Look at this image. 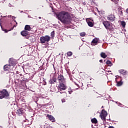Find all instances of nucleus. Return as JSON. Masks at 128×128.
Listing matches in <instances>:
<instances>
[{
    "mask_svg": "<svg viewBox=\"0 0 128 128\" xmlns=\"http://www.w3.org/2000/svg\"><path fill=\"white\" fill-rule=\"evenodd\" d=\"M56 16L62 24H68L70 22V16L68 12H66L61 11L56 14Z\"/></svg>",
    "mask_w": 128,
    "mask_h": 128,
    "instance_id": "f257e3e1",
    "label": "nucleus"
},
{
    "mask_svg": "<svg viewBox=\"0 0 128 128\" xmlns=\"http://www.w3.org/2000/svg\"><path fill=\"white\" fill-rule=\"evenodd\" d=\"M102 24L106 30H114V28L112 24L108 21H104Z\"/></svg>",
    "mask_w": 128,
    "mask_h": 128,
    "instance_id": "f03ea898",
    "label": "nucleus"
},
{
    "mask_svg": "<svg viewBox=\"0 0 128 128\" xmlns=\"http://www.w3.org/2000/svg\"><path fill=\"white\" fill-rule=\"evenodd\" d=\"M50 37L48 36H42L40 38V44H46V42H48L50 40Z\"/></svg>",
    "mask_w": 128,
    "mask_h": 128,
    "instance_id": "7ed1b4c3",
    "label": "nucleus"
},
{
    "mask_svg": "<svg viewBox=\"0 0 128 128\" xmlns=\"http://www.w3.org/2000/svg\"><path fill=\"white\" fill-rule=\"evenodd\" d=\"M8 96H10V94H8V92L6 90H4L0 92V98L2 99L4 98H8Z\"/></svg>",
    "mask_w": 128,
    "mask_h": 128,
    "instance_id": "20e7f679",
    "label": "nucleus"
},
{
    "mask_svg": "<svg viewBox=\"0 0 128 128\" xmlns=\"http://www.w3.org/2000/svg\"><path fill=\"white\" fill-rule=\"evenodd\" d=\"M108 116V112L104 110H102L101 114H100V118L103 120V122H106V118Z\"/></svg>",
    "mask_w": 128,
    "mask_h": 128,
    "instance_id": "39448f33",
    "label": "nucleus"
},
{
    "mask_svg": "<svg viewBox=\"0 0 128 128\" xmlns=\"http://www.w3.org/2000/svg\"><path fill=\"white\" fill-rule=\"evenodd\" d=\"M64 83H60L58 86V90L62 92V90H65L66 89V86L64 84Z\"/></svg>",
    "mask_w": 128,
    "mask_h": 128,
    "instance_id": "423d86ee",
    "label": "nucleus"
},
{
    "mask_svg": "<svg viewBox=\"0 0 128 128\" xmlns=\"http://www.w3.org/2000/svg\"><path fill=\"white\" fill-rule=\"evenodd\" d=\"M58 82H59V84L66 82V80L64 79V76L62 74H60L58 76Z\"/></svg>",
    "mask_w": 128,
    "mask_h": 128,
    "instance_id": "0eeeda50",
    "label": "nucleus"
},
{
    "mask_svg": "<svg viewBox=\"0 0 128 128\" xmlns=\"http://www.w3.org/2000/svg\"><path fill=\"white\" fill-rule=\"evenodd\" d=\"M25 110H24V109L19 108L16 111V114L19 116H22V114H24Z\"/></svg>",
    "mask_w": 128,
    "mask_h": 128,
    "instance_id": "6e6552de",
    "label": "nucleus"
},
{
    "mask_svg": "<svg viewBox=\"0 0 128 128\" xmlns=\"http://www.w3.org/2000/svg\"><path fill=\"white\" fill-rule=\"evenodd\" d=\"M98 40H99L98 38H94L91 42L92 46H96V44H98Z\"/></svg>",
    "mask_w": 128,
    "mask_h": 128,
    "instance_id": "1a4fd4ad",
    "label": "nucleus"
},
{
    "mask_svg": "<svg viewBox=\"0 0 128 128\" xmlns=\"http://www.w3.org/2000/svg\"><path fill=\"white\" fill-rule=\"evenodd\" d=\"M107 18L108 20H110V22H114V18H116V17L114 15L111 14L108 16Z\"/></svg>",
    "mask_w": 128,
    "mask_h": 128,
    "instance_id": "9d476101",
    "label": "nucleus"
},
{
    "mask_svg": "<svg viewBox=\"0 0 128 128\" xmlns=\"http://www.w3.org/2000/svg\"><path fill=\"white\" fill-rule=\"evenodd\" d=\"M56 77L52 78L49 81L50 84H56Z\"/></svg>",
    "mask_w": 128,
    "mask_h": 128,
    "instance_id": "9b49d317",
    "label": "nucleus"
},
{
    "mask_svg": "<svg viewBox=\"0 0 128 128\" xmlns=\"http://www.w3.org/2000/svg\"><path fill=\"white\" fill-rule=\"evenodd\" d=\"M47 117L49 118L50 120L52 122H56V119H54V116L50 114H47Z\"/></svg>",
    "mask_w": 128,
    "mask_h": 128,
    "instance_id": "f8f14e48",
    "label": "nucleus"
},
{
    "mask_svg": "<svg viewBox=\"0 0 128 128\" xmlns=\"http://www.w3.org/2000/svg\"><path fill=\"white\" fill-rule=\"evenodd\" d=\"M9 65L10 66H16V62L12 60V59L10 58L9 60Z\"/></svg>",
    "mask_w": 128,
    "mask_h": 128,
    "instance_id": "ddd939ff",
    "label": "nucleus"
},
{
    "mask_svg": "<svg viewBox=\"0 0 128 128\" xmlns=\"http://www.w3.org/2000/svg\"><path fill=\"white\" fill-rule=\"evenodd\" d=\"M21 34L22 36H26L28 34V31L23 30L21 32Z\"/></svg>",
    "mask_w": 128,
    "mask_h": 128,
    "instance_id": "4468645a",
    "label": "nucleus"
},
{
    "mask_svg": "<svg viewBox=\"0 0 128 128\" xmlns=\"http://www.w3.org/2000/svg\"><path fill=\"white\" fill-rule=\"evenodd\" d=\"M4 68V70H8V68H10V65H5Z\"/></svg>",
    "mask_w": 128,
    "mask_h": 128,
    "instance_id": "2eb2a0df",
    "label": "nucleus"
},
{
    "mask_svg": "<svg viewBox=\"0 0 128 128\" xmlns=\"http://www.w3.org/2000/svg\"><path fill=\"white\" fill-rule=\"evenodd\" d=\"M100 56L103 58H106L108 56V55L106 54V53L102 52L100 54Z\"/></svg>",
    "mask_w": 128,
    "mask_h": 128,
    "instance_id": "dca6fc26",
    "label": "nucleus"
},
{
    "mask_svg": "<svg viewBox=\"0 0 128 128\" xmlns=\"http://www.w3.org/2000/svg\"><path fill=\"white\" fill-rule=\"evenodd\" d=\"M25 30H30V26L28 25H26L24 28Z\"/></svg>",
    "mask_w": 128,
    "mask_h": 128,
    "instance_id": "f3484780",
    "label": "nucleus"
},
{
    "mask_svg": "<svg viewBox=\"0 0 128 128\" xmlns=\"http://www.w3.org/2000/svg\"><path fill=\"white\" fill-rule=\"evenodd\" d=\"M91 122L92 124H98V120H96V118L92 119Z\"/></svg>",
    "mask_w": 128,
    "mask_h": 128,
    "instance_id": "a211bd4d",
    "label": "nucleus"
},
{
    "mask_svg": "<svg viewBox=\"0 0 128 128\" xmlns=\"http://www.w3.org/2000/svg\"><path fill=\"white\" fill-rule=\"evenodd\" d=\"M106 64H108L110 66H112V62L110 60H108L106 62Z\"/></svg>",
    "mask_w": 128,
    "mask_h": 128,
    "instance_id": "6ab92c4d",
    "label": "nucleus"
},
{
    "mask_svg": "<svg viewBox=\"0 0 128 128\" xmlns=\"http://www.w3.org/2000/svg\"><path fill=\"white\" fill-rule=\"evenodd\" d=\"M88 24L89 26H94V24L92 22H88Z\"/></svg>",
    "mask_w": 128,
    "mask_h": 128,
    "instance_id": "aec40b11",
    "label": "nucleus"
},
{
    "mask_svg": "<svg viewBox=\"0 0 128 128\" xmlns=\"http://www.w3.org/2000/svg\"><path fill=\"white\" fill-rule=\"evenodd\" d=\"M124 72V70H120V74H126V72Z\"/></svg>",
    "mask_w": 128,
    "mask_h": 128,
    "instance_id": "412c9836",
    "label": "nucleus"
},
{
    "mask_svg": "<svg viewBox=\"0 0 128 128\" xmlns=\"http://www.w3.org/2000/svg\"><path fill=\"white\" fill-rule=\"evenodd\" d=\"M121 25L122 26L123 28H124V26H126V22H124V21H122L121 22Z\"/></svg>",
    "mask_w": 128,
    "mask_h": 128,
    "instance_id": "4be33fe9",
    "label": "nucleus"
},
{
    "mask_svg": "<svg viewBox=\"0 0 128 128\" xmlns=\"http://www.w3.org/2000/svg\"><path fill=\"white\" fill-rule=\"evenodd\" d=\"M67 56H72V52H68Z\"/></svg>",
    "mask_w": 128,
    "mask_h": 128,
    "instance_id": "5701e85b",
    "label": "nucleus"
},
{
    "mask_svg": "<svg viewBox=\"0 0 128 128\" xmlns=\"http://www.w3.org/2000/svg\"><path fill=\"white\" fill-rule=\"evenodd\" d=\"M122 82H118V83H117L118 86H122Z\"/></svg>",
    "mask_w": 128,
    "mask_h": 128,
    "instance_id": "b1692460",
    "label": "nucleus"
},
{
    "mask_svg": "<svg viewBox=\"0 0 128 128\" xmlns=\"http://www.w3.org/2000/svg\"><path fill=\"white\" fill-rule=\"evenodd\" d=\"M50 36H52V38H54V31H52L51 32Z\"/></svg>",
    "mask_w": 128,
    "mask_h": 128,
    "instance_id": "393cba45",
    "label": "nucleus"
},
{
    "mask_svg": "<svg viewBox=\"0 0 128 128\" xmlns=\"http://www.w3.org/2000/svg\"><path fill=\"white\" fill-rule=\"evenodd\" d=\"M80 36H86V32H82L80 34Z\"/></svg>",
    "mask_w": 128,
    "mask_h": 128,
    "instance_id": "a878e982",
    "label": "nucleus"
},
{
    "mask_svg": "<svg viewBox=\"0 0 128 128\" xmlns=\"http://www.w3.org/2000/svg\"><path fill=\"white\" fill-rule=\"evenodd\" d=\"M112 2H114L116 4L118 3V0H111Z\"/></svg>",
    "mask_w": 128,
    "mask_h": 128,
    "instance_id": "bb28decb",
    "label": "nucleus"
},
{
    "mask_svg": "<svg viewBox=\"0 0 128 128\" xmlns=\"http://www.w3.org/2000/svg\"><path fill=\"white\" fill-rule=\"evenodd\" d=\"M68 92L70 94H72V89H70V88H69L68 89Z\"/></svg>",
    "mask_w": 128,
    "mask_h": 128,
    "instance_id": "cd10ccee",
    "label": "nucleus"
},
{
    "mask_svg": "<svg viewBox=\"0 0 128 128\" xmlns=\"http://www.w3.org/2000/svg\"><path fill=\"white\" fill-rule=\"evenodd\" d=\"M62 102H66V100L64 99H62Z\"/></svg>",
    "mask_w": 128,
    "mask_h": 128,
    "instance_id": "c85d7f7f",
    "label": "nucleus"
},
{
    "mask_svg": "<svg viewBox=\"0 0 128 128\" xmlns=\"http://www.w3.org/2000/svg\"><path fill=\"white\" fill-rule=\"evenodd\" d=\"M15 26H16L14 25V26L10 30H14V28H15Z\"/></svg>",
    "mask_w": 128,
    "mask_h": 128,
    "instance_id": "c756f323",
    "label": "nucleus"
},
{
    "mask_svg": "<svg viewBox=\"0 0 128 128\" xmlns=\"http://www.w3.org/2000/svg\"><path fill=\"white\" fill-rule=\"evenodd\" d=\"M100 62H102V60H100Z\"/></svg>",
    "mask_w": 128,
    "mask_h": 128,
    "instance_id": "7c9ffc66",
    "label": "nucleus"
},
{
    "mask_svg": "<svg viewBox=\"0 0 128 128\" xmlns=\"http://www.w3.org/2000/svg\"><path fill=\"white\" fill-rule=\"evenodd\" d=\"M0 128H4V126H2L0 125Z\"/></svg>",
    "mask_w": 128,
    "mask_h": 128,
    "instance_id": "2f4dec72",
    "label": "nucleus"
},
{
    "mask_svg": "<svg viewBox=\"0 0 128 128\" xmlns=\"http://www.w3.org/2000/svg\"><path fill=\"white\" fill-rule=\"evenodd\" d=\"M12 18L14 20V18H14V16H12Z\"/></svg>",
    "mask_w": 128,
    "mask_h": 128,
    "instance_id": "473e14b6",
    "label": "nucleus"
},
{
    "mask_svg": "<svg viewBox=\"0 0 128 128\" xmlns=\"http://www.w3.org/2000/svg\"><path fill=\"white\" fill-rule=\"evenodd\" d=\"M38 18L40 19V18H42V17L40 16V17H38Z\"/></svg>",
    "mask_w": 128,
    "mask_h": 128,
    "instance_id": "72a5a7b5",
    "label": "nucleus"
},
{
    "mask_svg": "<svg viewBox=\"0 0 128 128\" xmlns=\"http://www.w3.org/2000/svg\"><path fill=\"white\" fill-rule=\"evenodd\" d=\"M5 32H8V31H6V30Z\"/></svg>",
    "mask_w": 128,
    "mask_h": 128,
    "instance_id": "f704fd0d",
    "label": "nucleus"
},
{
    "mask_svg": "<svg viewBox=\"0 0 128 128\" xmlns=\"http://www.w3.org/2000/svg\"><path fill=\"white\" fill-rule=\"evenodd\" d=\"M15 22H16V24H18V22H16V20H14Z\"/></svg>",
    "mask_w": 128,
    "mask_h": 128,
    "instance_id": "c9c22d12",
    "label": "nucleus"
},
{
    "mask_svg": "<svg viewBox=\"0 0 128 128\" xmlns=\"http://www.w3.org/2000/svg\"><path fill=\"white\" fill-rule=\"evenodd\" d=\"M112 71H108V72H110Z\"/></svg>",
    "mask_w": 128,
    "mask_h": 128,
    "instance_id": "e433bc0d",
    "label": "nucleus"
},
{
    "mask_svg": "<svg viewBox=\"0 0 128 128\" xmlns=\"http://www.w3.org/2000/svg\"><path fill=\"white\" fill-rule=\"evenodd\" d=\"M47 128H50V126H48Z\"/></svg>",
    "mask_w": 128,
    "mask_h": 128,
    "instance_id": "4c0bfd02",
    "label": "nucleus"
},
{
    "mask_svg": "<svg viewBox=\"0 0 128 128\" xmlns=\"http://www.w3.org/2000/svg\"><path fill=\"white\" fill-rule=\"evenodd\" d=\"M126 72V71L124 70V72Z\"/></svg>",
    "mask_w": 128,
    "mask_h": 128,
    "instance_id": "58836bf2",
    "label": "nucleus"
},
{
    "mask_svg": "<svg viewBox=\"0 0 128 128\" xmlns=\"http://www.w3.org/2000/svg\"><path fill=\"white\" fill-rule=\"evenodd\" d=\"M119 104H120V103H119Z\"/></svg>",
    "mask_w": 128,
    "mask_h": 128,
    "instance_id": "ea45409f",
    "label": "nucleus"
},
{
    "mask_svg": "<svg viewBox=\"0 0 128 128\" xmlns=\"http://www.w3.org/2000/svg\"><path fill=\"white\" fill-rule=\"evenodd\" d=\"M8 16V18H10V16Z\"/></svg>",
    "mask_w": 128,
    "mask_h": 128,
    "instance_id": "a19ab883",
    "label": "nucleus"
},
{
    "mask_svg": "<svg viewBox=\"0 0 128 128\" xmlns=\"http://www.w3.org/2000/svg\"><path fill=\"white\" fill-rule=\"evenodd\" d=\"M60 94H62V92H60Z\"/></svg>",
    "mask_w": 128,
    "mask_h": 128,
    "instance_id": "79ce46f5",
    "label": "nucleus"
}]
</instances>
